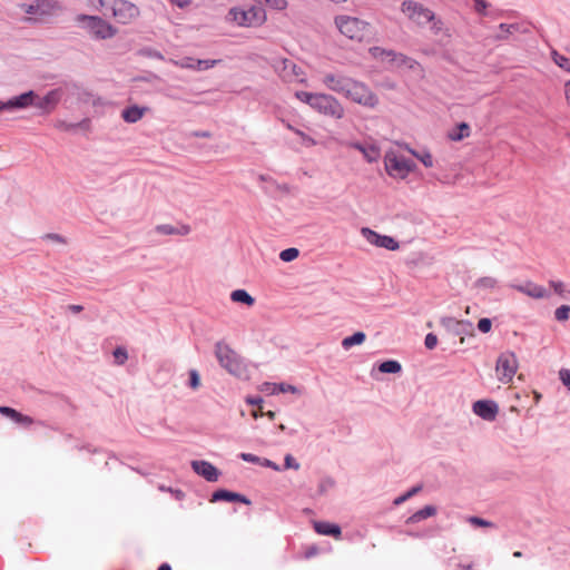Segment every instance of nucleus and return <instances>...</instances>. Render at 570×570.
<instances>
[{"label": "nucleus", "instance_id": "nucleus-1", "mask_svg": "<svg viewBox=\"0 0 570 570\" xmlns=\"http://www.w3.org/2000/svg\"><path fill=\"white\" fill-rule=\"evenodd\" d=\"M322 81L327 89L343 95L354 104L370 109L379 106L380 99L377 95L362 81L342 73H326Z\"/></svg>", "mask_w": 570, "mask_h": 570}, {"label": "nucleus", "instance_id": "nucleus-2", "mask_svg": "<svg viewBox=\"0 0 570 570\" xmlns=\"http://www.w3.org/2000/svg\"><path fill=\"white\" fill-rule=\"evenodd\" d=\"M227 20L239 27H256L266 20V12L262 2H243L229 10Z\"/></svg>", "mask_w": 570, "mask_h": 570}, {"label": "nucleus", "instance_id": "nucleus-3", "mask_svg": "<svg viewBox=\"0 0 570 570\" xmlns=\"http://www.w3.org/2000/svg\"><path fill=\"white\" fill-rule=\"evenodd\" d=\"M215 355L219 364L232 375L239 379H248L247 365L227 344L217 343L215 346Z\"/></svg>", "mask_w": 570, "mask_h": 570}, {"label": "nucleus", "instance_id": "nucleus-4", "mask_svg": "<svg viewBox=\"0 0 570 570\" xmlns=\"http://www.w3.org/2000/svg\"><path fill=\"white\" fill-rule=\"evenodd\" d=\"M76 20L95 39L105 40L116 35V29L100 17L81 14Z\"/></svg>", "mask_w": 570, "mask_h": 570}, {"label": "nucleus", "instance_id": "nucleus-5", "mask_svg": "<svg viewBox=\"0 0 570 570\" xmlns=\"http://www.w3.org/2000/svg\"><path fill=\"white\" fill-rule=\"evenodd\" d=\"M335 23L340 32L352 40L362 41L370 33L368 23L358 18L340 16Z\"/></svg>", "mask_w": 570, "mask_h": 570}, {"label": "nucleus", "instance_id": "nucleus-6", "mask_svg": "<svg viewBox=\"0 0 570 570\" xmlns=\"http://www.w3.org/2000/svg\"><path fill=\"white\" fill-rule=\"evenodd\" d=\"M519 368V361L514 352L504 351L499 354L495 362V374L502 384H510Z\"/></svg>", "mask_w": 570, "mask_h": 570}, {"label": "nucleus", "instance_id": "nucleus-7", "mask_svg": "<svg viewBox=\"0 0 570 570\" xmlns=\"http://www.w3.org/2000/svg\"><path fill=\"white\" fill-rule=\"evenodd\" d=\"M384 165L390 176L400 179H404L414 168V164L411 160L393 151L386 153Z\"/></svg>", "mask_w": 570, "mask_h": 570}, {"label": "nucleus", "instance_id": "nucleus-8", "mask_svg": "<svg viewBox=\"0 0 570 570\" xmlns=\"http://www.w3.org/2000/svg\"><path fill=\"white\" fill-rule=\"evenodd\" d=\"M312 108L335 119L343 118L345 114L343 105L334 96L326 94H315Z\"/></svg>", "mask_w": 570, "mask_h": 570}, {"label": "nucleus", "instance_id": "nucleus-9", "mask_svg": "<svg viewBox=\"0 0 570 570\" xmlns=\"http://www.w3.org/2000/svg\"><path fill=\"white\" fill-rule=\"evenodd\" d=\"M106 10L112 12L116 21L120 23H128L136 19L139 10L134 2H101Z\"/></svg>", "mask_w": 570, "mask_h": 570}, {"label": "nucleus", "instance_id": "nucleus-10", "mask_svg": "<svg viewBox=\"0 0 570 570\" xmlns=\"http://www.w3.org/2000/svg\"><path fill=\"white\" fill-rule=\"evenodd\" d=\"M52 2H21L20 10L27 14V19L31 21H43L53 12Z\"/></svg>", "mask_w": 570, "mask_h": 570}, {"label": "nucleus", "instance_id": "nucleus-11", "mask_svg": "<svg viewBox=\"0 0 570 570\" xmlns=\"http://www.w3.org/2000/svg\"><path fill=\"white\" fill-rule=\"evenodd\" d=\"M274 68L279 77L288 82L297 81L304 82L305 78L302 69L296 66L292 60L281 59L275 62Z\"/></svg>", "mask_w": 570, "mask_h": 570}, {"label": "nucleus", "instance_id": "nucleus-12", "mask_svg": "<svg viewBox=\"0 0 570 570\" xmlns=\"http://www.w3.org/2000/svg\"><path fill=\"white\" fill-rule=\"evenodd\" d=\"M402 11L417 24H425L434 19V13L420 2H403Z\"/></svg>", "mask_w": 570, "mask_h": 570}, {"label": "nucleus", "instance_id": "nucleus-13", "mask_svg": "<svg viewBox=\"0 0 570 570\" xmlns=\"http://www.w3.org/2000/svg\"><path fill=\"white\" fill-rule=\"evenodd\" d=\"M361 233L366 238V240L372 245L386 248L390 250L399 249V243L390 236L380 235L367 227L362 228Z\"/></svg>", "mask_w": 570, "mask_h": 570}, {"label": "nucleus", "instance_id": "nucleus-14", "mask_svg": "<svg viewBox=\"0 0 570 570\" xmlns=\"http://www.w3.org/2000/svg\"><path fill=\"white\" fill-rule=\"evenodd\" d=\"M62 97L61 89H52L48 91L43 97L37 95L35 107L40 109L43 114L52 112Z\"/></svg>", "mask_w": 570, "mask_h": 570}, {"label": "nucleus", "instance_id": "nucleus-15", "mask_svg": "<svg viewBox=\"0 0 570 570\" xmlns=\"http://www.w3.org/2000/svg\"><path fill=\"white\" fill-rule=\"evenodd\" d=\"M510 286L513 289L534 299H542L550 296V293L546 287L538 285L531 281H527L523 284H512Z\"/></svg>", "mask_w": 570, "mask_h": 570}, {"label": "nucleus", "instance_id": "nucleus-16", "mask_svg": "<svg viewBox=\"0 0 570 570\" xmlns=\"http://www.w3.org/2000/svg\"><path fill=\"white\" fill-rule=\"evenodd\" d=\"M193 470L208 482H216L219 476V471L207 461H193Z\"/></svg>", "mask_w": 570, "mask_h": 570}, {"label": "nucleus", "instance_id": "nucleus-17", "mask_svg": "<svg viewBox=\"0 0 570 570\" xmlns=\"http://www.w3.org/2000/svg\"><path fill=\"white\" fill-rule=\"evenodd\" d=\"M37 100V92L33 90H29L19 96L12 97L8 100V105L13 109H26L29 107H35Z\"/></svg>", "mask_w": 570, "mask_h": 570}, {"label": "nucleus", "instance_id": "nucleus-18", "mask_svg": "<svg viewBox=\"0 0 570 570\" xmlns=\"http://www.w3.org/2000/svg\"><path fill=\"white\" fill-rule=\"evenodd\" d=\"M442 324L445 325L446 327H451L452 325H454L453 332L456 335H474L473 325L469 321H455L454 318H446L442 321ZM460 343H464V336H461Z\"/></svg>", "mask_w": 570, "mask_h": 570}, {"label": "nucleus", "instance_id": "nucleus-19", "mask_svg": "<svg viewBox=\"0 0 570 570\" xmlns=\"http://www.w3.org/2000/svg\"><path fill=\"white\" fill-rule=\"evenodd\" d=\"M473 411L480 417L491 421L495 419L498 406L492 401H476L473 404Z\"/></svg>", "mask_w": 570, "mask_h": 570}, {"label": "nucleus", "instance_id": "nucleus-20", "mask_svg": "<svg viewBox=\"0 0 570 570\" xmlns=\"http://www.w3.org/2000/svg\"><path fill=\"white\" fill-rule=\"evenodd\" d=\"M220 60L215 59H195L191 57H186L180 61V68H187L191 70H207L215 67Z\"/></svg>", "mask_w": 570, "mask_h": 570}, {"label": "nucleus", "instance_id": "nucleus-21", "mask_svg": "<svg viewBox=\"0 0 570 570\" xmlns=\"http://www.w3.org/2000/svg\"><path fill=\"white\" fill-rule=\"evenodd\" d=\"M0 413L23 426H30L35 423L31 416L24 415L9 406H0Z\"/></svg>", "mask_w": 570, "mask_h": 570}, {"label": "nucleus", "instance_id": "nucleus-22", "mask_svg": "<svg viewBox=\"0 0 570 570\" xmlns=\"http://www.w3.org/2000/svg\"><path fill=\"white\" fill-rule=\"evenodd\" d=\"M217 501H238L245 504H249L250 501L242 494L230 492L227 490H217L213 493L210 502Z\"/></svg>", "mask_w": 570, "mask_h": 570}, {"label": "nucleus", "instance_id": "nucleus-23", "mask_svg": "<svg viewBox=\"0 0 570 570\" xmlns=\"http://www.w3.org/2000/svg\"><path fill=\"white\" fill-rule=\"evenodd\" d=\"M314 530L322 535H332L335 539L341 538V528L335 523H330L325 521H316L314 522Z\"/></svg>", "mask_w": 570, "mask_h": 570}, {"label": "nucleus", "instance_id": "nucleus-24", "mask_svg": "<svg viewBox=\"0 0 570 570\" xmlns=\"http://www.w3.org/2000/svg\"><path fill=\"white\" fill-rule=\"evenodd\" d=\"M147 107L130 106L122 110L121 118L128 124H135L147 112Z\"/></svg>", "mask_w": 570, "mask_h": 570}, {"label": "nucleus", "instance_id": "nucleus-25", "mask_svg": "<svg viewBox=\"0 0 570 570\" xmlns=\"http://www.w3.org/2000/svg\"><path fill=\"white\" fill-rule=\"evenodd\" d=\"M350 147L361 151L363 154L364 158L368 163L376 161L380 158V156H381L380 149L376 146H373V145H371V146H363L360 142H352V144H350Z\"/></svg>", "mask_w": 570, "mask_h": 570}, {"label": "nucleus", "instance_id": "nucleus-26", "mask_svg": "<svg viewBox=\"0 0 570 570\" xmlns=\"http://www.w3.org/2000/svg\"><path fill=\"white\" fill-rule=\"evenodd\" d=\"M435 513H436V509L433 505H426L423 509L417 510L411 517H409L406 520V523L407 524L417 523L424 519L435 515Z\"/></svg>", "mask_w": 570, "mask_h": 570}, {"label": "nucleus", "instance_id": "nucleus-27", "mask_svg": "<svg viewBox=\"0 0 570 570\" xmlns=\"http://www.w3.org/2000/svg\"><path fill=\"white\" fill-rule=\"evenodd\" d=\"M470 136V126L466 122H461L456 128L449 132L448 137L452 141H460Z\"/></svg>", "mask_w": 570, "mask_h": 570}, {"label": "nucleus", "instance_id": "nucleus-28", "mask_svg": "<svg viewBox=\"0 0 570 570\" xmlns=\"http://www.w3.org/2000/svg\"><path fill=\"white\" fill-rule=\"evenodd\" d=\"M230 299L235 303H242L247 306H253L255 303L254 297H252L245 289H235L230 294Z\"/></svg>", "mask_w": 570, "mask_h": 570}, {"label": "nucleus", "instance_id": "nucleus-29", "mask_svg": "<svg viewBox=\"0 0 570 570\" xmlns=\"http://www.w3.org/2000/svg\"><path fill=\"white\" fill-rule=\"evenodd\" d=\"M370 53L374 59H377L382 62L384 61H393L395 58V53L392 50H385L380 47H373L370 49Z\"/></svg>", "mask_w": 570, "mask_h": 570}, {"label": "nucleus", "instance_id": "nucleus-30", "mask_svg": "<svg viewBox=\"0 0 570 570\" xmlns=\"http://www.w3.org/2000/svg\"><path fill=\"white\" fill-rule=\"evenodd\" d=\"M366 335L363 332H356L351 336L343 338L342 346L345 350H350L354 345H361L365 342Z\"/></svg>", "mask_w": 570, "mask_h": 570}, {"label": "nucleus", "instance_id": "nucleus-31", "mask_svg": "<svg viewBox=\"0 0 570 570\" xmlns=\"http://www.w3.org/2000/svg\"><path fill=\"white\" fill-rule=\"evenodd\" d=\"M401 364L397 361H385L380 364L379 370L382 373H399L401 371Z\"/></svg>", "mask_w": 570, "mask_h": 570}, {"label": "nucleus", "instance_id": "nucleus-32", "mask_svg": "<svg viewBox=\"0 0 570 570\" xmlns=\"http://www.w3.org/2000/svg\"><path fill=\"white\" fill-rule=\"evenodd\" d=\"M187 385L193 390L196 391L202 386V379L197 370H190L188 371V380Z\"/></svg>", "mask_w": 570, "mask_h": 570}, {"label": "nucleus", "instance_id": "nucleus-33", "mask_svg": "<svg viewBox=\"0 0 570 570\" xmlns=\"http://www.w3.org/2000/svg\"><path fill=\"white\" fill-rule=\"evenodd\" d=\"M552 60L557 66L564 69L566 71L570 72V59L563 55H560L557 51H552L551 53Z\"/></svg>", "mask_w": 570, "mask_h": 570}, {"label": "nucleus", "instance_id": "nucleus-34", "mask_svg": "<svg viewBox=\"0 0 570 570\" xmlns=\"http://www.w3.org/2000/svg\"><path fill=\"white\" fill-rule=\"evenodd\" d=\"M549 285L553 288L554 293L562 298H567L570 295V291H568L564 283L560 281H550Z\"/></svg>", "mask_w": 570, "mask_h": 570}, {"label": "nucleus", "instance_id": "nucleus-35", "mask_svg": "<svg viewBox=\"0 0 570 570\" xmlns=\"http://www.w3.org/2000/svg\"><path fill=\"white\" fill-rule=\"evenodd\" d=\"M298 255H299L298 249L291 247V248L282 250L279 254V258L283 262H292V261L296 259L298 257Z\"/></svg>", "mask_w": 570, "mask_h": 570}, {"label": "nucleus", "instance_id": "nucleus-36", "mask_svg": "<svg viewBox=\"0 0 570 570\" xmlns=\"http://www.w3.org/2000/svg\"><path fill=\"white\" fill-rule=\"evenodd\" d=\"M115 363L118 365L125 364L128 358V354L125 347L118 346L114 351Z\"/></svg>", "mask_w": 570, "mask_h": 570}, {"label": "nucleus", "instance_id": "nucleus-37", "mask_svg": "<svg viewBox=\"0 0 570 570\" xmlns=\"http://www.w3.org/2000/svg\"><path fill=\"white\" fill-rule=\"evenodd\" d=\"M569 315H570V306L569 305H561L554 312L556 320L559 322L567 321L569 318Z\"/></svg>", "mask_w": 570, "mask_h": 570}, {"label": "nucleus", "instance_id": "nucleus-38", "mask_svg": "<svg viewBox=\"0 0 570 570\" xmlns=\"http://www.w3.org/2000/svg\"><path fill=\"white\" fill-rule=\"evenodd\" d=\"M296 98L311 107H313L314 100H315V94L307 92V91H297L295 94Z\"/></svg>", "mask_w": 570, "mask_h": 570}, {"label": "nucleus", "instance_id": "nucleus-39", "mask_svg": "<svg viewBox=\"0 0 570 570\" xmlns=\"http://www.w3.org/2000/svg\"><path fill=\"white\" fill-rule=\"evenodd\" d=\"M293 132L296 134L301 140H302V144L305 146V147H313L316 145V141L309 137L308 135H306L305 132H303L302 130L299 129H293Z\"/></svg>", "mask_w": 570, "mask_h": 570}, {"label": "nucleus", "instance_id": "nucleus-40", "mask_svg": "<svg viewBox=\"0 0 570 570\" xmlns=\"http://www.w3.org/2000/svg\"><path fill=\"white\" fill-rule=\"evenodd\" d=\"M468 522L475 527L492 528L493 523L479 517H469Z\"/></svg>", "mask_w": 570, "mask_h": 570}, {"label": "nucleus", "instance_id": "nucleus-41", "mask_svg": "<svg viewBox=\"0 0 570 570\" xmlns=\"http://www.w3.org/2000/svg\"><path fill=\"white\" fill-rule=\"evenodd\" d=\"M412 154L417 157L425 167L430 168L433 166V157L430 153H423V154H417L415 151H412Z\"/></svg>", "mask_w": 570, "mask_h": 570}, {"label": "nucleus", "instance_id": "nucleus-42", "mask_svg": "<svg viewBox=\"0 0 570 570\" xmlns=\"http://www.w3.org/2000/svg\"><path fill=\"white\" fill-rule=\"evenodd\" d=\"M497 285V279L490 276L482 277L478 281V286L482 288H494Z\"/></svg>", "mask_w": 570, "mask_h": 570}, {"label": "nucleus", "instance_id": "nucleus-43", "mask_svg": "<svg viewBox=\"0 0 570 570\" xmlns=\"http://www.w3.org/2000/svg\"><path fill=\"white\" fill-rule=\"evenodd\" d=\"M478 328L482 333H489L492 328V322L490 318H481L478 322Z\"/></svg>", "mask_w": 570, "mask_h": 570}, {"label": "nucleus", "instance_id": "nucleus-44", "mask_svg": "<svg viewBox=\"0 0 570 570\" xmlns=\"http://www.w3.org/2000/svg\"><path fill=\"white\" fill-rule=\"evenodd\" d=\"M559 377H560L561 382L563 383V385L567 386L568 390L570 391V370H568V368L560 370Z\"/></svg>", "mask_w": 570, "mask_h": 570}, {"label": "nucleus", "instance_id": "nucleus-45", "mask_svg": "<svg viewBox=\"0 0 570 570\" xmlns=\"http://www.w3.org/2000/svg\"><path fill=\"white\" fill-rule=\"evenodd\" d=\"M424 344H425V347L429 348V350H433L436 344H438V337L436 335H434L433 333H429L426 336H425V341H424Z\"/></svg>", "mask_w": 570, "mask_h": 570}, {"label": "nucleus", "instance_id": "nucleus-46", "mask_svg": "<svg viewBox=\"0 0 570 570\" xmlns=\"http://www.w3.org/2000/svg\"><path fill=\"white\" fill-rule=\"evenodd\" d=\"M285 468L298 470L299 464L295 461V459L291 454H287L285 456Z\"/></svg>", "mask_w": 570, "mask_h": 570}, {"label": "nucleus", "instance_id": "nucleus-47", "mask_svg": "<svg viewBox=\"0 0 570 570\" xmlns=\"http://www.w3.org/2000/svg\"><path fill=\"white\" fill-rule=\"evenodd\" d=\"M240 458L246 462L257 463L259 462V458L252 453H242Z\"/></svg>", "mask_w": 570, "mask_h": 570}, {"label": "nucleus", "instance_id": "nucleus-48", "mask_svg": "<svg viewBox=\"0 0 570 570\" xmlns=\"http://www.w3.org/2000/svg\"><path fill=\"white\" fill-rule=\"evenodd\" d=\"M157 230L160 233H164V234H173L174 233V228L168 225H159V226H157Z\"/></svg>", "mask_w": 570, "mask_h": 570}, {"label": "nucleus", "instance_id": "nucleus-49", "mask_svg": "<svg viewBox=\"0 0 570 570\" xmlns=\"http://www.w3.org/2000/svg\"><path fill=\"white\" fill-rule=\"evenodd\" d=\"M500 29L502 31H505L508 33H512L514 30L518 29V27L515 24H500Z\"/></svg>", "mask_w": 570, "mask_h": 570}, {"label": "nucleus", "instance_id": "nucleus-50", "mask_svg": "<svg viewBox=\"0 0 570 570\" xmlns=\"http://www.w3.org/2000/svg\"><path fill=\"white\" fill-rule=\"evenodd\" d=\"M474 9L478 13L483 14L487 9V2H476Z\"/></svg>", "mask_w": 570, "mask_h": 570}, {"label": "nucleus", "instance_id": "nucleus-51", "mask_svg": "<svg viewBox=\"0 0 570 570\" xmlns=\"http://www.w3.org/2000/svg\"><path fill=\"white\" fill-rule=\"evenodd\" d=\"M564 96L567 104L570 107V80L564 83Z\"/></svg>", "mask_w": 570, "mask_h": 570}, {"label": "nucleus", "instance_id": "nucleus-52", "mask_svg": "<svg viewBox=\"0 0 570 570\" xmlns=\"http://www.w3.org/2000/svg\"><path fill=\"white\" fill-rule=\"evenodd\" d=\"M279 391L281 392H295L296 391V387L293 386V385H285V384H281L279 385Z\"/></svg>", "mask_w": 570, "mask_h": 570}, {"label": "nucleus", "instance_id": "nucleus-53", "mask_svg": "<svg viewBox=\"0 0 570 570\" xmlns=\"http://www.w3.org/2000/svg\"><path fill=\"white\" fill-rule=\"evenodd\" d=\"M68 308L72 313H80L83 309V307L81 305H76V304L69 305Z\"/></svg>", "mask_w": 570, "mask_h": 570}, {"label": "nucleus", "instance_id": "nucleus-54", "mask_svg": "<svg viewBox=\"0 0 570 570\" xmlns=\"http://www.w3.org/2000/svg\"><path fill=\"white\" fill-rule=\"evenodd\" d=\"M420 490H421V488H420V487H414V488H412L410 491H407L405 494H406V497L410 499L411 497H413L414 494H416Z\"/></svg>", "mask_w": 570, "mask_h": 570}, {"label": "nucleus", "instance_id": "nucleus-55", "mask_svg": "<svg viewBox=\"0 0 570 570\" xmlns=\"http://www.w3.org/2000/svg\"><path fill=\"white\" fill-rule=\"evenodd\" d=\"M407 499L409 498L406 497V494H403L394 500V504L399 505V504L403 503L404 501H406Z\"/></svg>", "mask_w": 570, "mask_h": 570}, {"label": "nucleus", "instance_id": "nucleus-56", "mask_svg": "<svg viewBox=\"0 0 570 570\" xmlns=\"http://www.w3.org/2000/svg\"><path fill=\"white\" fill-rule=\"evenodd\" d=\"M0 110H11V107L8 105V101H0Z\"/></svg>", "mask_w": 570, "mask_h": 570}, {"label": "nucleus", "instance_id": "nucleus-57", "mask_svg": "<svg viewBox=\"0 0 570 570\" xmlns=\"http://www.w3.org/2000/svg\"><path fill=\"white\" fill-rule=\"evenodd\" d=\"M190 232L189 226H181L180 225V235H187Z\"/></svg>", "mask_w": 570, "mask_h": 570}, {"label": "nucleus", "instance_id": "nucleus-58", "mask_svg": "<svg viewBox=\"0 0 570 570\" xmlns=\"http://www.w3.org/2000/svg\"><path fill=\"white\" fill-rule=\"evenodd\" d=\"M158 570H171V567H170L169 564H167V563H163V564L158 568Z\"/></svg>", "mask_w": 570, "mask_h": 570}, {"label": "nucleus", "instance_id": "nucleus-59", "mask_svg": "<svg viewBox=\"0 0 570 570\" xmlns=\"http://www.w3.org/2000/svg\"><path fill=\"white\" fill-rule=\"evenodd\" d=\"M264 465H266V466H272V468H274V469H276V470H277V466H276V465H274L269 460H265Z\"/></svg>", "mask_w": 570, "mask_h": 570}, {"label": "nucleus", "instance_id": "nucleus-60", "mask_svg": "<svg viewBox=\"0 0 570 570\" xmlns=\"http://www.w3.org/2000/svg\"><path fill=\"white\" fill-rule=\"evenodd\" d=\"M266 415H267L271 420H273V419H274V416H275V413H274V412H272V411H268V412L266 413Z\"/></svg>", "mask_w": 570, "mask_h": 570}, {"label": "nucleus", "instance_id": "nucleus-61", "mask_svg": "<svg viewBox=\"0 0 570 570\" xmlns=\"http://www.w3.org/2000/svg\"><path fill=\"white\" fill-rule=\"evenodd\" d=\"M513 556H514L515 558H521V557H522V553H521L520 551H515V552L513 553Z\"/></svg>", "mask_w": 570, "mask_h": 570}, {"label": "nucleus", "instance_id": "nucleus-62", "mask_svg": "<svg viewBox=\"0 0 570 570\" xmlns=\"http://www.w3.org/2000/svg\"><path fill=\"white\" fill-rule=\"evenodd\" d=\"M248 402H249L250 404H258V403L261 402V400H257V401H256V400H248Z\"/></svg>", "mask_w": 570, "mask_h": 570}, {"label": "nucleus", "instance_id": "nucleus-63", "mask_svg": "<svg viewBox=\"0 0 570 570\" xmlns=\"http://www.w3.org/2000/svg\"><path fill=\"white\" fill-rule=\"evenodd\" d=\"M286 127L293 131V129H295L291 124H286Z\"/></svg>", "mask_w": 570, "mask_h": 570}, {"label": "nucleus", "instance_id": "nucleus-64", "mask_svg": "<svg viewBox=\"0 0 570 570\" xmlns=\"http://www.w3.org/2000/svg\"><path fill=\"white\" fill-rule=\"evenodd\" d=\"M202 136L203 137H210V134L209 132H203Z\"/></svg>", "mask_w": 570, "mask_h": 570}]
</instances>
